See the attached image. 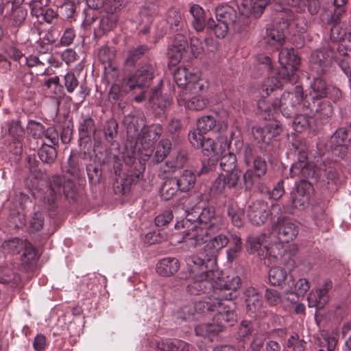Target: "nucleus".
<instances>
[{"mask_svg": "<svg viewBox=\"0 0 351 351\" xmlns=\"http://www.w3.org/2000/svg\"><path fill=\"white\" fill-rule=\"evenodd\" d=\"M299 230L298 225L291 219L282 215L277 217L273 222L271 232L276 234L280 243L271 245L268 250L269 254L276 260L281 261L283 264L289 267V271L295 266V261L293 254L287 252V250H280L282 247L280 243H289L294 240Z\"/></svg>", "mask_w": 351, "mask_h": 351, "instance_id": "obj_1", "label": "nucleus"}, {"mask_svg": "<svg viewBox=\"0 0 351 351\" xmlns=\"http://www.w3.org/2000/svg\"><path fill=\"white\" fill-rule=\"evenodd\" d=\"M217 21L210 18L207 21V27L217 38H224L229 29H240L239 17L236 10L227 4L219 5L215 8Z\"/></svg>", "mask_w": 351, "mask_h": 351, "instance_id": "obj_2", "label": "nucleus"}, {"mask_svg": "<svg viewBox=\"0 0 351 351\" xmlns=\"http://www.w3.org/2000/svg\"><path fill=\"white\" fill-rule=\"evenodd\" d=\"M207 308L209 311H217L213 317V322L220 332L227 326H233L237 322V315L235 313L236 304L233 301L220 299L208 301Z\"/></svg>", "mask_w": 351, "mask_h": 351, "instance_id": "obj_3", "label": "nucleus"}, {"mask_svg": "<svg viewBox=\"0 0 351 351\" xmlns=\"http://www.w3.org/2000/svg\"><path fill=\"white\" fill-rule=\"evenodd\" d=\"M313 192L311 183L306 180H301L290 194L289 204L283 206L285 213L293 214L294 209L304 210L308 206Z\"/></svg>", "mask_w": 351, "mask_h": 351, "instance_id": "obj_4", "label": "nucleus"}, {"mask_svg": "<svg viewBox=\"0 0 351 351\" xmlns=\"http://www.w3.org/2000/svg\"><path fill=\"white\" fill-rule=\"evenodd\" d=\"M217 271H208L206 274H195L194 280L186 287L191 295H205L209 301L217 300L215 278Z\"/></svg>", "mask_w": 351, "mask_h": 351, "instance_id": "obj_5", "label": "nucleus"}, {"mask_svg": "<svg viewBox=\"0 0 351 351\" xmlns=\"http://www.w3.org/2000/svg\"><path fill=\"white\" fill-rule=\"evenodd\" d=\"M73 188V183L70 180H65L59 175H53L49 178L48 189L43 201L48 205L49 209H53L56 206L57 198L62 194L68 196Z\"/></svg>", "mask_w": 351, "mask_h": 351, "instance_id": "obj_6", "label": "nucleus"}, {"mask_svg": "<svg viewBox=\"0 0 351 351\" xmlns=\"http://www.w3.org/2000/svg\"><path fill=\"white\" fill-rule=\"evenodd\" d=\"M193 219L185 218L175 224L176 229L185 228L182 232V239L179 243L184 242L190 247H195L202 245L208 240L206 233L203 227L197 226L192 223ZM193 221H195L193 219Z\"/></svg>", "mask_w": 351, "mask_h": 351, "instance_id": "obj_7", "label": "nucleus"}, {"mask_svg": "<svg viewBox=\"0 0 351 351\" xmlns=\"http://www.w3.org/2000/svg\"><path fill=\"white\" fill-rule=\"evenodd\" d=\"M302 101L304 114L310 117H315L316 119L326 122L332 114V107L329 102L323 101L315 94H309Z\"/></svg>", "mask_w": 351, "mask_h": 351, "instance_id": "obj_8", "label": "nucleus"}, {"mask_svg": "<svg viewBox=\"0 0 351 351\" xmlns=\"http://www.w3.org/2000/svg\"><path fill=\"white\" fill-rule=\"evenodd\" d=\"M156 67L155 64L146 62L142 64L134 74H130L123 80V84L130 90L147 88L154 77Z\"/></svg>", "mask_w": 351, "mask_h": 351, "instance_id": "obj_9", "label": "nucleus"}, {"mask_svg": "<svg viewBox=\"0 0 351 351\" xmlns=\"http://www.w3.org/2000/svg\"><path fill=\"white\" fill-rule=\"evenodd\" d=\"M278 61L282 68L278 71V75L285 81L291 84L296 82L298 76L295 73L300 63L298 56L295 53L293 49H282L279 53Z\"/></svg>", "mask_w": 351, "mask_h": 351, "instance_id": "obj_10", "label": "nucleus"}, {"mask_svg": "<svg viewBox=\"0 0 351 351\" xmlns=\"http://www.w3.org/2000/svg\"><path fill=\"white\" fill-rule=\"evenodd\" d=\"M302 98V88L296 86L293 92L284 93L280 100L277 99L272 104L274 110L279 109L285 117H292L297 114Z\"/></svg>", "mask_w": 351, "mask_h": 351, "instance_id": "obj_11", "label": "nucleus"}, {"mask_svg": "<svg viewBox=\"0 0 351 351\" xmlns=\"http://www.w3.org/2000/svg\"><path fill=\"white\" fill-rule=\"evenodd\" d=\"M291 20V16L285 18L282 14L276 19L272 27L266 30L264 37L265 43L276 49H279L285 42V33Z\"/></svg>", "mask_w": 351, "mask_h": 351, "instance_id": "obj_12", "label": "nucleus"}, {"mask_svg": "<svg viewBox=\"0 0 351 351\" xmlns=\"http://www.w3.org/2000/svg\"><path fill=\"white\" fill-rule=\"evenodd\" d=\"M173 79L179 88L188 89L193 94L204 90V84L199 76L189 72L185 67H179L173 72Z\"/></svg>", "mask_w": 351, "mask_h": 351, "instance_id": "obj_13", "label": "nucleus"}, {"mask_svg": "<svg viewBox=\"0 0 351 351\" xmlns=\"http://www.w3.org/2000/svg\"><path fill=\"white\" fill-rule=\"evenodd\" d=\"M215 282L217 299L232 301L237 297L236 291L241 286V280L238 276H227L226 279L217 278Z\"/></svg>", "mask_w": 351, "mask_h": 351, "instance_id": "obj_14", "label": "nucleus"}, {"mask_svg": "<svg viewBox=\"0 0 351 351\" xmlns=\"http://www.w3.org/2000/svg\"><path fill=\"white\" fill-rule=\"evenodd\" d=\"M319 174L322 176L323 189L331 194L338 190L339 173L334 162L324 161L319 167Z\"/></svg>", "mask_w": 351, "mask_h": 351, "instance_id": "obj_15", "label": "nucleus"}, {"mask_svg": "<svg viewBox=\"0 0 351 351\" xmlns=\"http://www.w3.org/2000/svg\"><path fill=\"white\" fill-rule=\"evenodd\" d=\"M332 54L333 52L330 49L313 51L310 58L312 71L317 75H326L332 64Z\"/></svg>", "mask_w": 351, "mask_h": 351, "instance_id": "obj_16", "label": "nucleus"}, {"mask_svg": "<svg viewBox=\"0 0 351 351\" xmlns=\"http://www.w3.org/2000/svg\"><path fill=\"white\" fill-rule=\"evenodd\" d=\"M332 287L330 280L326 281L322 287L312 290L308 296V302L310 307L322 308L329 301L328 292Z\"/></svg>", "mask_w": 351, "mask_h": 351, "instance_id": "obj_17", "label": "nucleus"}, {"mask_svg": "<svg viewBox=\"0 0 351 351\" xmlns=\"http://www.w3.org/2000/svg\"><path fill=\"white\" fill-rule=\"evenodd\" d=\"M349 142L346 130L344 128L337 130L330 138V147L332 154L339 158H344L348 153Z\"/></svg>", "mask_w": 351, "mask_h": 351, "instance_id": "obj_18", "label": "nucleus"}, {"mask_svg": "<svg viewBox=\"0 0 351 351\" xmlns=\"http://www.w3.org/2000/svg\"><path fill=\"white\" fill-rule=\"evenodd\" d=\"M39 257L38 250L29 242H25L23 247V275L27 274V278L34 276Z\"/></svg>", "mask_w": 351, "mask_h": 351, "instance_id": "obj_19", "label": "nucleus"}, {"mask_svg": "<svg viewBox=\"0 0 351 351\" xmlns=\"http://www.w3.org/2000/svg\"><path fill=\"white\" fill-rule=\"evenodd\" d=\"M242 172L240 169H234L231 171H226V174L218 177L213 184L214 189L219 193L225 192L226 189H229L235 188L241 179Z\"/></svg>", "mask_w": 351, "mask_h": 351, "instance_id": "obj_20", "label": "nucleus"}, {"mask_svg": "<svg viewBox=\"0 0 351 351\" xmlns=\"http://www.w3.org/2000/svg\"><path fill=\"white\" fill-rule=\"evenodd\" d=\"M162 131L163 128L160 124H153L150 126L144 125L136 139L144 147H149L160 138Z\"/></svg>", "mask_w": 351, "mask_h": 351, "instance_id": "obj_21", "label": "nucleus"}, {"mask_svg": "<svg viewBox=\"0 0 351 351\" xmlns=\"http://www.w3.org/2000/svg\"><path fill=\"white\" fill-rule=\"evenodd\" d=\"M230 242L228 237L224 234L214 235L204 247V251L209 253L208 263H217V257L221 250L226 247Z\"/></svg>", "mask_w": 351, "mask_h": 351, "instance_id": "obj_22", "label": "nucleus"}, {"mask_svg": "<svg viewBox=\"0 0 351 351\" xmlns=\"http://www.w3.org/2000/svg\"><path fill=\"white\" fill-rule=\"evenodd\" d=\"M269 283L273 286H282L283 285L292 289L294 280L291 275L282 267H274L269 269L268 273Z\"/></svg>", "mask_w": 351, "mask_h": 351, "instance_id": "obj_23", "label": "nucleus"}, {"mask_svg": "<svg viewBox=\"0 0 351 351\" xmlns=\"http://www.w3.org/2000/svg\"><path fill=\"white\" fill-rule=\"evenodd\" d=\"M245 302L249 312L261 315L263 300L261 293L254 287H248L244 291Z\"/></svg>", "mask_w": 351, "mask_h": 351, "instance_id": "obj_24", "label": "nucleus"}, {"mask_svg": "<svg viewBox=\"0 0 351 351\" xmlns=\"http://www.w3.org/2000/svg\"><path fill=\"white\" fill-rule=\"evenodd\" d=\"M266 208L267 205L261 201L254 202L249 206L247 216L252 224L261 226L265 223L268 215Z\"/></svg>", "mask_w": 351, "mask_h": 351, "instance_id": "obj_25", "label": "nucleus"}, {"mask_svg": "<svg viewBox=\"0 0 351 351\" xmlns=\"http://www.w3.org/2000/svg\"><path fill=\"white\" fill-rule=\"evenodd\" d=\"M180 263L174 257H166L156 264V273L160 276L169 277L176 274L180 269Z\"/></svg>", "mask_w": 351, "mask_h": 351, "instance_id": "obj_26", "label": "nucleus"}, {"mask_svg": "<svg viewBox=\"0 0 351 351\" xmlns=\"http://www.w3.org/2000/svg\"><path fill=\"white\" fill-rule=\"evenodd\" d=\"M237 5L243 14H254L260 16L267 5H262L261 0H235Z\"/></svg>", "mask_w": 351, "mask_h": 351, "instance_id": "obj_27", "label": "nucleus"}, {"mask_svg": "<svg viewBox=\"0 0 351 351\" xmlns=\"http://www.w3.org/2000/svg\"><path fill=\"white\" fill-rule=\"evenodd\" d=\"M188 160V155L186 151L180 150L176 155L171 156L165 162V173H175L182 169Z\"/></svg>", "mask_w": 351, "mask_h": 351, "instance_id": "obj_28", "label": "nucleus"}, {"mask_svg": "<svg viewBox=\"0 0 351 351\" xmlns=\"http://www.w3.org/2000/svg\"><path fill=\"white\" fill-rule=\"evenodd\" d=\"M96 132V127L93 119L89 115H82L79 126V134L81 141L85 143L89 141L92 135Z\"/></svg>", "mask_w": 351, "mask_h": 351, "instance_id": "obj_29", "label": "nucleus"}, {"mask_svg": "<svg viewBox=\"0 0 351 351\" xmlns=\"http://www.w3.org/2000/svg\"><path fill=\"white\" fill-rule=\"evenodd\" d=\"M209 253L205 252L200 255H195L191 257L193 265L197 267L193 269L196 274H204L208 271H214L217 263L213 265L208 263Z\"/></svg>", "mask_w": 351, "mask_h": 351, "instance_id": "obj_30", "label": "nucleus"}, {"mask_svg": "<svg viewBox=\"0 0 351 351\" xmlns=\"http://www.w3.org/2000/svg\"><path fill=\"white\" fill-rule=\"evenodd\" d=\"M227 215L230 218L231 223L237 228H241L244 224L245 211L236 203L229 202L227 206Z\"/></svg>", "mask_w": 351, "mask_h": 351, "instance_id": "obj_31", "label": "nucleus"}, {"mask_svg": "<svg viewBox=\"0 0 351 351\" xmlns=\"http://www.w3.org/2000/svg\"><path fill=\"white\" fill-rule=\"evenodd\" d=\"M189 12L193 16L191 24L193 28L197 32H202L207 25L203 8L197 4H193L191 6Z\"/></svg>", "mask_w": 351, "mask_h": 351, "instance_id": "obj_32", "label": "nucleus"}, {"mask_svg": "<svg viewBox=\"0 0 351 351\" xmlns=\"http://www.w3.org/2000/svg\"><path fill=\"white\" fill-rule=\"evenodd\" d=\"M26 161V167L29 169L30 173L29 176L35 180L31 186L27 182V185L29 188L32 187L36 189L38 186V181L43 178L44 173L38 167V161L36 160L35 154L28 156Z\"/></svg>", "mask_w": 351, "mask_h": 351, "instance_id": "obj_33", "label": "nucleus"}, {"mask_svg": "<svg viewBox=\"0 0 351 351\" xmlns=\"http://www.w3.org/2000/svg\"><path fill=\"white\" fill-rule=\"evenodd\" d=\"M291 177H301L304 178H313L315 175L314 165L308 162L305 164L295 163L290 169Z\"/></svg>", "mask_w": 351, "mask_h": 351, "instance_id": "obj_34", "label": "nucleus"}, {"mask_svg": "<svg viewBox=\"0 0 351 351\" xmlns=\"http://www.w3.org/2000/svg\"><path fill=\"white\" fill-rule=\"evenodd\" d=\"M176 180L177 186L181 192H187L193 188L196 177L195 173L190 170H184Z\"/></svg>", "mask_w": 351, "mask_h": 351, "instance_id": "obj_35", "label": "nucleus"}, {"mask_svg": "<svg viewBox=\"0 0 351 351\" xmlns=\"http://www.w3.org/2000/svg\"><path fill=\"white\" fill-rule=\"evenodd\" d=\"M231 245L226 251V257L228 262L232 263L236 260L243 250V243L241 237L237 234L230 235Z\"/></svg>", "mask_w": 351, "mask_h": 351, "instance_id": "obj_36", "label": "nucleus"}, {"mask_svg": "<svg viewBox=\"0 0 351 351\" xmlns=\"http://www.w3.org/2000/svg\"><path fill=\"white\" fill-rule=\"evenodd\" d=\"M171 150L172 143L170 140L167 138L160 140L152 158L153 162L154 164L161 162L170 154Z\"/></svg>", "mask_w": 351, "mask_h": 351, "instance_id": "obj_37", "label": "nucleus"}, {"mask_svg": "<svg viewBox=\"0 0 351 351\" xmlns=\"http://www.w3.org/2000/svg\"><path fill=\"white\" fill-rule=\"evenodd\" d=\"M195 332L197 336L208 338L212 341L213 338L218 335L220 330L215 322H213V323L200 324L197 325L195 328Z\"/></svg>", "mask_w": 351, "mask_h": 351, "instance_id": "obj_38", "label": "nucleus"}, {"mask_svg": "<svg viewBox=\"0 0 351 351\" xmlns=\"http://www.w3.org/2000/svg\"><path fill=\"white\" fill-rule=\"evenodd\" d=\"M123 124L126 128L128 137L136 139L139 134L138 119L133 115H127L123 118Z\"/></svg>", "mask_w": 351, "mask_h": 351, "instance_id": "obj_39", "label": "nucleus"}, {"mask_svg": "<svg viewBox=\"0 0 351 351\" xmlns=\"http://www.w3.org/2000/svg\"><path fill=\"white\" fill-rule=\"evenodd\" d=\"M179 191L177 186L176 180L175 178H169L166 180L160 189V194L161 197L165 200L171 199L174 195H176Z\"/></svg>", "mask_w": 351, "mask_h": 351, "instance_id": "obj_40", "label": "nucleus"}, {"mask_svg": "<svg viewBox=\"0 0 351 351\" xmlns=\"http://www.w3.org/2000/svg\"><path fill=\"white\" fill-rule=\"evenodd\" d=\"M324 75L314 77L313 81L311 84V90L309 94H315L316 97L321 99L327 96V86L324 79L322 77Z\"/></svg>", "mask_w": 351, "mask_h": 351, "instance_id": "obj_41", "label": "nucleus"}, {"mask_svg": "<svg viewBox=\"0 0 351 351\" xmlns=\"http://www.w3.org/2000/svg\"><path fill=\"white\" fill-rule=\"evenodd\" d=\"M161 348L165 351H189L190 345L180 339H166Z\"/></svg>", "mask_w": 351, "mask_h": 351, "instance_id": "obj_42", "label": "nucleus"}, {"mask_svg": "<svg viewBox=\"0 0 351 351\" xmlns=\"http://www.w3.org/2000/svg\"><path fill=\"white\" fill-rule=\"evenodd\" d=\"M206 226L204 228V229L205 230L206 237L208 239L215 234H220L219 232L221 230L225 228V222L221 217L217 216L208 224H206Z\"/></svg>", "mask_w": 351, "mask_h": 351, "instance_id": "obj_43", "label": "nucleus"}, {"mask_svg": "<svg viewBox=\"0 0 351 351\" xmlns=\"http://www.w3.org/2000/svg\"><path fill=\"white\" fill-rule=\"evenodd\" d=\"M115 49L108 46H104L98 51L99 61L104 64V67L111 66L115 59Z\"/></svg>", "mask_w": 351, "mask_h": 351, "instance_id": "obj_44", "label": "nucleus"}, {"mask_svg": "<svg viewBox=\"0 0 351 351\" xmlns=\"http://www.w3.org/2000/svg\"><path fill=\"white\" fill-rule=\"evenodd\" d=\"M38 156L43 162L51 164L54 162L57 156L56 149L52 145L43 143L38 152Z\"/></svg>", "mask_w": 351, "mask_h": 351, "instance_id": "obj_45", "label": "nucleus"}, {"mask_svg": "<svg viewBox=\"0 0 351 351\" xmlns=\"http://www.w3.org/2000/svg\"><path fill=\"white\" fill-rule=\"evenodd\" d=\"M292 147L294 149L295 154L298 157V162L296 163H308V145L304 142L295 140L292 143Z\"/></svg>", "mask_w": 351, "mask_h": 351, "instance_id": "obj_46", "label": "nucleus"}, {"mask_svg": "<svg viewBox=\"0 0 351 351\" xmlns=\"http://www.w3.org/2000/svg\"><path fill=\"white\" fill-rule=\"evenodd\" d=\"M347 1L348 0H334L335 8L330 12L327 23L337 24L339 22L341 16L345 13L344 5Z\"/></svg>", "mask_w": 351, "mask_h": 351, "instance_id": "obj_47", "label": "nucleus"}, {"mask_svg": "<svg viewBox=\"0 0 351 351\" xmlns=\"http://www.w3.org/2000/svg\"><path fill=\"white\" fill-rule=\"evenodd\" d=\"M167 22L174 32H178L184 27V21L180 12L176 10H170L168 12Z\"/></svg>", "mask_w": 351, "mask_h": 351, "instance_id": "obj_48", "label": "nucleus"}, {"mask_svg": "<svg viewBox=\"0 0 351 351\" xmlns=\"http://www.w3.org/2000/svg\"><path fill=\"white\" fill-rule=\"evenodd\" d=\"M148 50L146 45H138L129 50L125 60L127 65L134 66L135 62Z\"/></svg>", "mask_w": 351, "mask_h": 351, "instance_id": "obj_49", "label": "nucleus"}, {"mask_svg": "<svg viewBox=\"0 0 351 351\" xmlns=\"http://www.w3.org/2000/svg\"><path fill=\"white\" fill-rule=\"evenodd\" d=\"M117 16L112 12H106V15L102 16L99 21V29L103 32H107L112 30L117 23Z\"/></svg>", "mask_w": 351, "mask_h": 351, "instance_id": "obj_50", "label": "nucleus"}, {"mask_svg": "<svg viewBox=\"0 0 351 351\" xmlns=\"http://www.w3.org/2000/svg\"><path fill=\"white\" fill-rule=\"evenodd\" d=\"M283 82H289L282 80L278 74V77L270 76L264 82L262 90L266 93V95H269L275 89L281 88Z\"/></svg>", "mask_w": 351, "mask_h": 351, "instance_id": "obj_51", "label": "nucleus"}, {"mask_svg": "<svg viewBox=\"0 0 351 351\" xmlns=\"http://www.w3.org/2000/svg\"><path fill=\"white\" fill-rule=\"evenodd\" d=\"M197 128L204 134L214 130L217 126L214 117L208 115L199 118L197 122Z\"/></svg>", "mask_w": 351, "mask_h": 351, "instance_id": "obj_52", "label": "nucleus"}, {"mask_svg": "<svg viewBox=\"0 0 351 351\" xmlns=\"http://www.w3.org/2000/svg\"><path fill=\"white\" fill-rule=\"evenodd\" d=\"M157 0H147L143 8L141 11V17H145L147 22L152 21V18L158 12Z\"/></svg>", "mask_w": 351, "mask_h": 351, "instance_id": "obj_53", "label": "nucleus"}, {"mask_svg": "<svg viewBox=\"0 0 351 351\" xmlns=\"http://www.w3.org/2000/svg\"><path fill=\"white\" fill-rule=\"evenodd\" d=\"M239 154L243 157L244 162L247 167H250L257 157L256 148L250 144L243 145L239 151Z\"/></svg>", "mask_w": 351, "mask_h": 351, "instance_id": "obj_54", "label": "nucleus"}, {"mask_svg": "<svg viewBox=\"0 0 351 351\" xmlns=\"http://www.w3.org/2000/svg\"><path fill=\"white\" fill-rule=\"evenodd\" d=\"M237 157L234 154L232 153H228L224 154L220 159V167L221 169L226 171H231L234 169H238L237 168Z\"/></svg>", "mask_w": 351, "mask_h": 351, "instance_id": "obj_55", "label": "nucleus"}, {"mask_svg": "<svg viewBox=\"0 0 351 351\" xmlns=\"http://www.w3.org/2000/svg\"><path fill=\"white\" fill-rule=\"evenodd\" d=\"M293 126L297 132H302L310 126L309 117L304 114H296L293 116Z\"/></svg>", "mask_w": 351, "mask_h": 351, "instance_id": "obj_56", "label": "nucleus"}, {"mask_svg": "<svg viewBox=\"0 0 351 351\" xmlns=\"http://www.w3.org/2000/svg\"><path fill=\"white\" fill-rule=\"evenodd\" d=\"M12 3L10 18L16 25L22 24L21 16L22 14V0H10Z\"/></svg>", "mask_w": 351, "mask_h": 351, "instance_id": "obj_57", "label": "nucleus"}, {"mask_svg": "<svg viewBox=\"0 0 351 351\" xmlns=\"http://www.w3.org/2000/svg\"><path fill=\"white\" fill-rule=\"evenodd\" d=\"M118 123L114 119H110L105 124L104 133L106 139L110 142L117 135Z\"/></svg>", "mask_w": 351, "mask_h": 351, "instance_id": "obj_58", "label": "nucleus"}, {"mask_svg": "<svg viewBox=\"0 0 351 351\" xmlns=\"http://www.w3.org/2000/svg\"><path fill=\"white\" fill-rule=\"evenodd\" d=\"M217 216L218 215H215L214 208L211 206H206L202 208L201 213L197 217V219L199 221V223L206 225Z\"/></svg>", "mask_w": 351, "mask_h": 351, "instance_id": "obj_59", "label": "nucleus"}, {"mask_svg": "<svg viewBox=\"0 0 351 351\" xmlns=\"http://www.w3.org/2000/svg\"><path fill=\"white\" fill-rule=\"evenodd\" d=\"M87 175L91 184L97 185L101 181V171L98 167L90 164L86 167Z\"/></svg>", "mask_w": 351, "mask_h": 351, "instance_id": "obj_60", "label": "nucleus"}, {"mask_svg": "<svg viewBox=\"0 0 351 351\" xmlns=\"http://www.w3.org/2000/svg\"><path fill=\"white\" fill-rule=\"evenodd\" d=\"M27 132L29 136L34 138H40L44 134V128L38 122L34 121H29L27 126Z\"/></svg>", "mask_w": 351, "mask_h": 351, "instance_id": "obj_61", "label": "nucleus"}, {"mask_svg": "<svg viewBox=\"0 0 351 351\" xmlns=\"http://www.w3.org/2000/svg\"><path fill=\"white\" fill-rule=\"evenodd\" d=\"M253 172L258 176V178H261L265 175L267 169V165L265 159L262 158L261 156H257L256 160H254L252 162Z\"/></svg>", "mask_w": 351, "mask_h": 351, "instance_id": "obj_62", "label": "nucleus"}, {"mask_svg": "<svg viewBox=\"0 0 351 351\" xmlns=\"http://www.w3.org/2000/svg\"><path fill=\"white\" fill-rule=\"evenodd\" d=\"M252 134L256 140L269 144L271 141V135L265 130V126H255L252 128Z\"/></svg>", "mask_w": 351, "mask_h": 351, "instance_id": "obj_63", "label": "nucleus"}, {"mask_svg": "<svg viewBox=\"0 0 351 351\" xmlns=\"http://www.w3.org/2000/svg\"><path fill=\"white\" fill-rule=\"evenodd\" d=\"M206 104L207 100L199 97H194L186 102V106L193 110H202Z\"/></svg>", "mask_w": 351, "mask_h": 351, "instance_id": "obj_64", "label": "nucleus"}]
</instances>
